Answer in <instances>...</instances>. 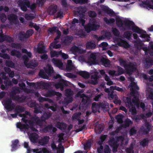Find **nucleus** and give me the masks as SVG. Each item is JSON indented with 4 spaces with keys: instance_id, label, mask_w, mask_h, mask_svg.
<instances>
[{
    "instance_id": "48",
    "label": "nucleus",
    "mask_w": 153,
    "mask_h": 153,
    "mask_svg": "<svg viewBox=\"0 0 153 153\" xmlns=\"http://www.w3.org/2000/svg\"><path fill=\"white\" fill-rule=\"evenodd\" d=\"M52 128V124L48 125L43 128V131L45 133L50 132L51 131Z\"/></svg>"
},
{
    "instance_id": "9",
    "label": "nucleus",
    "mask_w": 153,
    "mask_h": 153,
    "mask_svg": "<svg viewBox=\"0 0 153 153\" xmlns=\"http://www.w3.org/2000/svg\"><path fill=\"white\" fill-rule=\"evenodd\" d=\"M4 105L8 111L14 109L15 107L14 103H12V100L10 99H8L4 101Z\"/></svg>"
},
{
    "instance_id": "32",
    "label": "nucleus",
    "mask_w": 153,
    "mask_h": 153,
    "mask_svg": "<svg viewBox=\"0 0 153 153\" xmlns=\"http://www.w3.org/2000/svg\"><path fill=\"white\" fill-rule=\"evenodd\" d=\"M38 135L35 133H32L29 136V138L31 141L33 143H36L38 139Z\"/></svg>"
},
{
    "instance_id": "10",
    "label": "nucleus",
    "mask_w": 153,
    "mask_h": 153,
    "mask_svg": "<svg viewBox=\"0 0 153 153\" xmlns=\"http://www.w3.org/2000/svg\"><path fill=\"white\" fill-rule=\"evenodd\" d=\"M114 40L117 43V44L120 46L122 47L125 48H128L130 45L126 41L123 40L120 38H116Z\"/></svg>"
},
{
    "instance_id": "25",
    "label": "nucleus",
    "mask_w": 153,
    "mask_h": 153,
    "mask_svg": "<svg viewBox=\"0 0 153 153\" xmlns=\"http://www.w3.org/2000/svg\"><path fill=\"white\" fill-rule=\"evenodd\" d=\"M16 127L19 128L21 131H23V129H28L29 128V125L27 124H22L21 123H18L16 124Z\"/></svg>"
},
{
    "instance_id": "5",
    "label": "nucleus",
    "mask_w": 153,
    "mask_h": 153,
    "mask_svg": "<svg viewBox=\"0 0 153 153\" xmlns=\"http://www.w3.org/2000/svg\"><path fill=\"white\" fill-rule=\"evenodd\" d=\"M96 23L95 19H90L89 23L85 27V30L89 33L91 31L97 30L99 28L100 25H97Z\"/></svg>"
},
{
    "instance_id": "8",
    "label": "nucleus",
    "mask_w": 153,
    "mask_h": 153,
    "mask_svg": "<svg viewBox=\"0 0 153 153\" xmlns=\"http://www.w3.org/2000/svg\"><path fill=\"white\" fill-rule=\"evenodd\" d=\"M100 139L97 142V144L100 145V147L97 148V152L98 153H102L103 152L105 153V148L103 149V147L102 146L103 142L105 140V135L101 136Z\"/></svg>"
},
{
    "instance_id": "2",
    "label": "nucleus",
    "mask_w": 153,
    "mask_h": 153,
    "mask_svg": "<svg viewBox=\"0 0 153 153\" xmlns=\"http://www.w3.org/2000/svg\"><path fill=\"white\" fill-rule=\"evenodd\" d=\"M124 23L125 26L126 27V29L130 30L131 29L134 32L138 33H141L143 31L137 26H134V23L132 21L125 20L124 21Z\"/></svg>"
},
{
    "instance_id": "21",
    "label": "nucleus",
    "mask_w": 153,
    "mask_h": 153,
    "mask_svg": "<svg viewBox=\"0 0 153 153\" xmlns=\"http://www.w3.org/2000/svg\"><path fill=\"white\" fill-rule=\"evenodd\" d=\"M57 6L56 5H51L47 10L50 15H53L57 12Z\"/></svg>"
},
{
    "instance_id": "63",
    "label": "nucleus",
    "mask_w": 153,
    "mask_h": 153,
    "mask_svg": "<svg viewBox=\"0 0 153 153\" xmlns=\"http://www.w3.org/2000/svg\"><path fill=\"white\" fill-rule=\"evenodd\" d=\"M119 61L120 65L122 66H123L125 68L126 65L128 64L126 63V61L122 59H119Z\"/></svg>"
},
{
    "instance_id": "3",
    "label": "nucleus",
    "mask_w": 153,
    "mask_h": 153,
    "mask_svg": "<svg viewBox=\"0 0 153 153\" xmlns=\"http://www.w3.org/2000/svg\"><path fill=\"white\" fill-rule=\"evenodd\" d=\"M123 101L124 102L126 107L129 109V111L132 115H134L137 113V111L135 106L133 105L130 97H124Z\"/></svg>"
},
{
    "instance_id": "7",
    "label": "nucleus",
    "mask_w": 153,
    "mask_h": 153,
    "mask_svg": "<svg viewBox=\"0 0 153 153\" xmlns=\"http://www.w3.org/2000/svg\"><path fill=\"white\" fill-rule=\"evenodd\" d=\"M131 94L133 96V98L132 99V101L134 105L137 107H139V94L137 91H132L131 92Z\"/></svg>"
},
{
    "instance_id": "53",
    "label": "nucleus",
    "mask_w": 153,
    "mask_h": 153,
    "mask_svg": "<svg viewBox=\"0 0 153 153\" xmlns=\"http://www.w3.org/2000/svg\"><path fill=\"white\" fill-rule=\"evenodd\" d=\"M112 32L114 36H119L120 34L119 31L116 28H112Z\"/></svg>"
},
{
    "instance_id": "31",
    "label": "nucleus",
    "mask_w": 153,
    "mask_h": 153,
    "mask_svg": "<svg viewBox=\"0 0 153 153\" xmlns=\"http://www.w3.org/2000/svg\"><path fill=\"white\" fill-rule=\"evenodd\" d=\"M62 53V50L59 51H56L55 50H52L50 52V54L51 56V58L53 57H59V56Z\"/></svg>"
},
{
    "instance_id": "37",
    "label": "nucleus",
    "mask_w": 153,
    "mask_h": 153,
    "mask_svg": "<svg viewBox=\"0 0 153 153\" xmlns=\"http://www.w3.org/2000/svg\"><path fill=\"white\" fill-rule=\"evenodd\" d=\"M40 44L39 43L37 45V52L39 53H45V47L44 45H42V46L40 47Z\"/></svg>"
},
{
    "instance_id": "29",
    "label": "nucleus",
    "mask_w": 153,
    "mask_h": 153,
    "mask_svg": "<svg viewBox=\"0 0 153 153\" xmlns=\"http://www.w3.org/2000/svg\"><path fill=\"white\" fill-rule=\"evenodd\" d=\"M106 14L108 15L111 17L116 16V13L107 6H106Z\"/></svg>"
},
{
    "instance_id": "13",
    "label": "nucleus",
    "mask_w": 153,
    "mask_h": 153,
    "mask_svg": "<svg viewBox=\"0 0 153 153\" xmlns=\"http://www.w3.org/2000/svg\"><path fill=\"white\" fill-rule=\"evenodd\" d=\"M152 127L151 125L148 122L145 123L144 126H142L141 129L143 134H147L151 130Z\"/></svg>"
},
{
    "instance_id": "34",
    "label": "nucleus",
    "mask_w": 153,
    "mask_h": 153,
    "mask_svg": "<svg viewBox=\"0 0 153 153\" xmlns=\"http://www.w3.org/2000/svg\"><path fill=\"white\" fill-rule=\"evenodd\" d=\"M58 42V41L54 42L51 43L50 46V48L51 49L52 48L58 49L61 47V45L60 44H57Z\"/></svg>"
},
{
    "instance_id": "57",
    "label": "nucleus",
    "mask_w": 153,
    "mask_h": 153,
    "mask_svg": "<svg viewBox=\"0 0 153 153\" xmlns=\"http://www.w3.org/2000/svg\"><path fill=\"white\" fill-rule=\"evenodd\" d=\"M0 19L2 23H4L7 19L6 15L4 13H1L0 15Z\"/></svg>"
},
{
    "instance_id": "62",
    "label": "nucleus",
    "mask_w": 153,
    "mask_h": 153,
    "mask_svg": "<svg viewBox=\"0 0 153 153\" xmlns=\"http://www.w3.org/2000/svg\"><path fill=\"white\" fill-rule=\"evenodd\" d=\"M146 65H147V67L150 66L153 64V60L152 59H146Z\"/></svg>"
},
{
    "instance_id": "54",
    "label": "nucleus",
    "mask_w": 153,
    "mask_h": 153,
    "mask_svg": "<svg viewBox=\"0 0 153 153\" xmlns=\"http://www.w3.org/2000/svg\"><path fill=\"white\" fill-rule=\"evenodd\" d=\"M118 123H121L123 122V116L122 115L119 114L117 115L115 117Z\"/></svg>"
},
{
    "instance_id": "15",
    "label": "nucleus",
    "mask_w": 153,
    "mask_h": 153,
    "mask_svg": "<svg viewBox=\"0 0 153 153\" xmlns=\"http://www.w3.org/2000/svg\"><path fill=\"white\" fill-rule=\"evenodd\" d=\"M116 17L115 18L116 24L117 26L119 27H122L124 30H126V27L125 26V27L123 26V25H124V21L122 20L120 16H116Z\"/></svg>"
},
{
    "instance_id": "35",
    "label": "nucleus",
    "mask_w": 153,
    "mask_h": 153,
    "mask_svg": "<svg viewBox=\"0 0 153 153\" xmlns=\"http://www.w3.org/2000/svg\"><path fill=\"white\" fill-rule=\"evenodd\" d=\"M148 92L146 94L147 98L153 101V90L152 89H149L147 90Z\"/></svg>"
},
{
    "instance_id": "42",
    "label": "nucleus",
    "mask_w": 153,
    "mask_h": 153,
    "mask_svg": "<svg viewBox=\"0 0 153 153\" xmlns=\"http://www.w3.org/2000/svg\"><path fill=\"white\" fill-rule=\"evenodd\" d=\"M65 96L67 97H71L74 94V92L70 89H67L65 91Z\"/></svg>"
},
{
    "instance_id": "4",
    "label": "nucleus",
    "mask_w": 153,
    "mask_h": 153,
    "mask_svg": "<svg viewBox=\"0 0 153 153\" xmlns=\"http://www.w3.org/2000/svg\"><path fill=\"white\" fill-rule=\"evenodd\" d=\"M44 69L45 72L43 70H41L39 71V75L40 77L42 78L48 79V77L46 73L48 76H51L53 73V68L51 65H49L47 68H45Z\"/></svg>"
},
{
    "instance_id": "44",
    "label": "nucleus",
    "mask_w": 153,
    "mask_h": 153,
    "mask_svg": "<svg viewBox=\"0 0 153 153\" xmlns=\"http://www.w3.org/2000/svg\"><path fill=\"white\" fill-rule=\"evenodd\" d=\"M19 39L21 41H24L25 39H26V37L24 32H20L18 35Z\"/></svg>"
},
{
    "instance_id": "12",
    "label": "nucleus",
    "mask_w": 153,
    "mask_h": 153,
    "mask_svg": "<svg viewBox=\"0 0 153 153\" xmlns=\"http://www.w3.org/2000/svg\"><path fill=\"white\" fill-rule=\"evenodd\" d=\"M68 86L67 82L63 79H61L57 83L55 84L54 86L56 88H60L61 91L64 89V87Z\"/></svg>"
},
{
    "instance_id": "56",
    "label": "nucleus",
    "mask_w": 153,
    "mask_h": 153,
    "mask_svg": "<svg viewBox=\"0 0 153 153\" xmlns=\"http://www.w3.org/2000/svg\"><path fill=\"white\" fill-rule=\"evenodd\" d=\"M131 35V33L129 31H126L123 34L124 36L128 39H129Z\"/></svg>"
},
{
    "instance_id": "52",
    "label": "nucleus",
    "mask_w": 153,
    "mask_h": 153,
    "mask_svg": "<svg viewBox=\"0 0 153 153\" xmlns=\"http://www.w3.org/2000/svg\"><path fill=\"white\" fill-rule=\"evenodd\" d=\"M5 64L7 66L13 68L14 67V64L10 60H7L5 62Z\"/></svg>"
},
{
    "instance_id": "49",
    "label": "nucleus",
    "mask_w": 153,
    "mask_h": 153,
    "mask_svg": "<svg viewBox=\"0 0 153 153\" xmlns=\"http://www.w3.org/2000/svg\"><path fill=\"white\" fill-rule=\"evenodd\" d=\"M19 143V141L18 139H16L14 140L13 141L11 146L12 148L13 149H17V146Z\"/></svg>"
},
{
    "instance_id": "19",
    "label": "nucleus",
    "mask_w": 153,
    "mask_h": 153,
    "mask_svg": "<svg viewBox=\"0 0 153 153\" xmlns=\"http://www.w3.org/2000/svg\"><path fill=\"white\" fill-rule=\"evenodd\" d=\"M77 95L80 96L81 98H82V102L84 104L89 102L90 101V97L84 94H81L79 92H78L77 93Z\"/></svg>"
},
{
    "instance_id": "11",
    "label": "nucleus",
    "mask_w": 153,
    "mask_h": 153,
    "mask_svg": "<svg viewBox=\"0 0 153 153\" xmlns=\"http://www.w3.org/2000/svg\"><path fill=\"white\" fill-rule=\"evenodd\" d=\"M109 145L112 148V150L114 153H115L117 151V149L119 145L114 137H111L110 138Z\"/></svg>"
},
{
    "instance_id": "23",
    "label": "nucleus",
    "mask_w": 153,
    "mask_h": 153,
    "mask_svg": "<svg viewBox=\"0 0 153 153\" xmlns=\"http://www.w3.org/2000/svg\"><path fill=\"white\" fill-rule=\"evenodd\" d=\"M76 10V11L74 12L75 14L78 16H80L85 13V7L80 6L77 7Z\"/></svg>"
},
{
    "instance_id": "41",
    "label": "nucleus",
    "mask_w": 153,
    "mask_h": 153,
    "mask_svg": "<svg viewBox=\"0 0 153 153\" xmlns=\"http://www.w3.org/2000/svg\"><path fill=\"white\" fill-rule=\"evenodd\" d=\"M20 92V90L18 87H16L13 88L12 89V91L10 94V97L11 98V95H15L17 94Z\"/></svg>"
},
{
    "instance_id": "18",
    "label": "nucleus",
    "mask_w": 153,
    "mask_h": 153,
    "mask_svg": "<svg viewBox=\"0 0 153 153\" xmlns=\"http://www.w3.org/2000/svg\"><path fill=\"white\" fill-rule=\"evenodd\" d=\"M88 62L91 65L98 64V62L97 60V56L95 53H92L90 54V58L89 59Z\"/></svg>"
},
{
    "instance_id": "55",
    "label": "nucleus",
    "mask_w": 153,
    "mask_h": 153,
    "mask_svg": "<svg viewBox=\"0 0 153 153\" xmlns=\"http://www.w3.org/2000/svg\"><path fill=\"white\" fill-rule=\"evenodd\" d=\"M4 37L5 38L3 40L4 41H6L9 42H10L14 41L13 39L9 36L5 35Z\"/></svg>"
},
{
    "instance_id": "27",
    "label": "nucleus",
    "mask_w": 153,
    "mask_h": 153,
    "mask_svg": "<svg viewBox=\"0 0 153 153\" xmlns=\"http://www.w3.org/2000/svg\"><path fill=\"white\" fill-rule=\"evenodd\" d=\"M52 62L56 66L59 68L62 67L63 64L60 60L53 58L52 59Z\"/></svg>"
},
{
    "instance_id": "40",
    "label": "nucleus",
    "mask_w": 153,
    "mask_h": 153,
    "mask_svg": "<svg viewBox=\"0 0 153 153\" xmlns=\"http://www.w3.org/2000/svg\"><path fill=\"white\" fill-rule=\"evenodd\" d=\"M103 130V128L101 125H97L95 127V131L97 134H100Z\"/></svg>"
},
{
    "instance_id": "50",
    "label": "nucleus",
    "mask_w": 153,
    "mask_h": 153,
    "mask_svg": "<svg viewBox=\"0 0 153 153\" xmlns=\"http://www.w3.org/2000/svg\"><path fill=\"white\" fill-rule=\"evenodd\" d=\"M11 47L13 48L16 49H20L22 46L21 44L18 43H12L11 44Z\"/></svg>"
},
{
    "instance_id": "38",
    "label": "nucleus",
    "mask_w": 153,
    "mask_h": 153,
    "mask_svg": "<svg viewBox=\"0 0 153 153\" xmlns=\"http://www.w3.org/2000/svg\"><path fill=\"white\" fill-rule=\"evenodd\" d=\"M10 54L11 56H16L18 58H20L21 55V53L19 51L15 49L12 50L11 51Z\"/></svg>"
},
{
    "instance_id": "14",
    "label": "nucleus",
    "mask_w": 153,
    "mask_h": 153,
    "mask_svg": "<svg viewBox=\"0 0 153 153\" xmlns=\"http://www.w3.org/2000/svg\"><path fill=\"white\" fill-rule=\"evenodd\" d=\"M18 5L21 10L24 12H26L27 10V7L29 8L30 6V2H24L20 1H19Z\"/></svg>"
},
{
    "instance_id": "16",
    "label": "nucleus",
    "mask_w": 153,
    "mask_h": 153,
    "mask_svg": "<svg viewBox=\"0 0 153 153\" xmlns=\"http://www.w3.org/2000/svg\"><path fill=\"white\" fill-rule=\"evenodd\" d=\"M11 98L13 100H16L19 102H23L25 101L26 97L23 95H22L21 96L19 95L17 96L11 95Z\"/></svg>"
},
{
    "instance_id": "36",
    "label": "nucleus",
    "mask_w": 153,
    "mask_h": 153,
    "mask_svg": "<svg viewBox=\"0 0 153 153\" xmlns=\"http://www.w3.org/2000/svg\"><path fill=\"white\" fill-rule=\"evenodd\" d=\"M15 112L17 114L23 112L25 111L24 107L20 105H17L16 107H15Z\"/></svg>"
},
{
    "instance_id": "22",
    "label": "nucleus",
    "mask_w": 153,
    "mask_h": 153,
    "mask_svg": "<svg viewBox=\"0 0 153 153\" xmlns=\"http://www.w3.org/2000/svg\"><path fill=\"white\" fill-rule=\"evenodd\" d=\"M100 104H98L94 102H93L92 104L91 109L92 111L95 113L97 112H100Z\"/></svg>"
},
{
    "instance_id": "26",
    "label": "nucleus",
    "mask_w": 153,
    "mask_h": 153,
    "mask_svg": "<svg viewBox=\"0 0 153 153\" xmlns=\"http://www.w3.org/2000/svg\"><path fill=\"white\" fill-rule=\"evenodd\" d=\"M56 126L60 129L62 130H65L67 127V124L63 122H57L55 125Z\"/></svg>"
},
{
    "instance_id": "46",
    "label": "nucleus",
    "mask_w": 153,
    "mask_h": 153,
    "mask_svg": "<svg viewBox=\"0 0 153 153\" xmlns=\"http://www.w3.org/2000/svg\"><path fill=\"white\" fill-rule=\"evenodd\" d=\"M144 117V116L143 114L140 115H136L134 116L133 119L136 122H137L142 119H143Z\"/></svg>"
},
{
    "instance_id": "47",
    "label": "nucleus",
    "mask_w": 153,
    "mask_h": 153,
    "mask_svg": "<svg viewBox=\"0 0 153 153\" xmlns=\"http://www.w3.org/2000/svg\"><path fill=\"white\" fill-rule=\"evenodd\" d=\"M130 85L131 87L130 88L131 89V91L133 90L136 91V90H138L139 89V87L138 86L137 84L134 82H131Z\"/></svg>"
},
{
    "instance_id": "6",
    "label": "nucleus",
    "mask_w": 153,
    "mask_h": 153,
    "mask_svg": "<svg viewBox=\"0 0 153 153\" xmlns=\"http://www.w3.org/2000/svg\"><path fill=\"white\" fill-rule=\"evenodd\" d=\"M126 74L131 75L133 73L137 70V67L135 63L130 62L126 65L125 68Z\"/></svg>"
},
{
    "instance_id": "45",
    "label": "nucleus",
    "mask_w": 153,
    "mask_h": 153,
    "mask_svg": "<svg viewBox=\"0 0 153 153\" xmlns=\"http://www.w3.org/2000/svg\"><path fill=\"white\" fill-rule=\"evenodd\" d=\"M149 142V140L147 138H145L143 140L141 141L140 144L142 146L144 147L148 146Z\"/></svg>"
},
{
    "instance_id": "20",
    "label": "nucleus",
    "mask_w": 153,
    "mask_h": 153,
    "mask_svg": "<svg viewBox=\"0 0 153 153\" xmlns=\"http://www.w3.org/2000/svg\"><path fill=\"white\" fill-rule=\"evenodd\" d=\"M73 39V37L71 35L65 36L64 37L62 43L65 45H69Z\"/></svg>"
},
{
    "instance_id": "51",
    "label": "nucleus",
    "mask_w": 153,
    "mask_h": 153,
    "mask_svg": "<svg viewBox=\"0 0 153 153\" xmlns=\"http://www.w3.org/2000/svg\"><path fill=\"white\" fill-rule=\"evenodd\" d=\"M33 33V30L32 29H30L27 30L25 33L27 38L30 37Z\"/></svg>"
},
{
    "instance_id": "60",
    "label": "nucleus",
    "mask_w": 153,
    "mask_h": 153,
    "mask_svg": "<svg viewBox=\"0 0 153 153\" xmlns=\"http://www.w3.org/2000/svg\"><path fill=\"white\" fill-rule=\"evenodd\" d=\"M115 22V19L113 18L108 19L106 17V24H113Z\"/></svg>"
},
{
    "instance_id": "28",
    "label": "nucleus",
    "mask_w": 153,
    "mask_h": 153,
    "mask_svg": "<svg viewBox=\"0 0 153 153\" xmlns=\"http://www.w3.org/2000/svg\"><path fill=\"white\" fill-rule=\"evenodd\" d=\"M140 37L142 38H144V39L143 40V42H149L150 41V37L148 35L146 34V32L145 31H143L141 33Z\"/></svg>"
},
{
    "instance_id": "61",
    "label": "nucleus",
    "mask_w": 153,
    "mask_h": 153,
    "mask_svg": "<svg viewBox=\"0 0 153 153\" xmlns=\"http://www.w3.org/2000/svg\"><path fill=\"white\" fill-rule=\"evenodd\" d=\"M93 36L94 38L97 39L98 42L104 39L105 37V35L104 34L103 36H101L99 37L97 35H94Z\"/></svg>"
},
{
    "instance_id": "24",
    "label": "nucleus",
    "mask_w": 153,
    "mask_h": 153,
    "mask_svg": "<svg viewBox=\"0 0 153 153\" xmlns=\"http://www.w3.org/2000/svg\"><path fill=\"white\" fill-rule=\"evenodd\" d=\"M49 139L48 136H44L39 141V143L42 146H45L48 143Z\"/></svg>"
},
{
    "instance_id": "64",
    "label": "nucleus",
    "mask_w": 153,
    "mask_h": 153,
    "mask_svg": "<svg viewBox=\"0 0 153 153\" xmlns=\"http://www.w3.org/2000/svg\"><path fill=\"white\" fill-rule=\"evenodd\" d=\"M117 72L118 76L123 74L124 73L123 69L120 66H117Z\"/></svg>"
},
{
    "instance_id": "33",
    "label": "nucleus",
    "mask_w": 153,
    "mask_h": 153,
    "mask_svg": "<svg viewBox=\"0 0 153 153\" xmlns=\"http://www.w3.org/2000/svg\"><path fill=\"white\" fill-rule=\"evenodd\" d=\"M78 74L85 79H88L90 77L89 73L86 71H79Z\"/></svg>"
},
{
    "instance_id": "59",
    "label": "nucleus",
    "mask_w": 153,
    "mask_h": 153,
    "mask_svg": "<svg viewBox=\"0 0 153 153\" xmlns=\"http://www.w3.org/2000/svg\"><path fill=\"white\" fill-rule=\"evenodd\" d=\"M108 93V98L110 100H111V99H115V97H116L115 96H117V94H114L113 92L111 91V92H109Z\"/></svg>"
},
{
    "instance_id": "39",
    "label": "nucleus",
    "mask_w": 153,
    "mask_h": 153,
    "mask_svg": "<svg viewBox=\"0 0 153 153\" xmlns=\"http://www.w3.org/2000/svg\"><path fill=\"white\" fill-rule=\"evenodd\" d=\"M87 48L88 49H93L96 47V45L94 43H93L91 42H88L86 44Z\"/></svg>"
},
{
    "instance_id": "43",
    "label": "nucleus",
    "mask_w": 153,
    "mask_h": 153,
    "mask_svg": "<svg viewBox=\"0 0 153 153\" xmlns=\"http://www.w3.org/2000/svg\"><path fill=\"white\" fill-rule=\"evenodd\" d=\"M25 19L28 20H32L35 17L34 14L32 13L27 14L26 13L25 16Z\"/></svg>"
},
{
    "instance_id": "1",
    "label": "nucleus",
    "mask_w": 153,
    "mask_h": 153,
    "mask_svg": "<svg viewBox=\"0 0 153 153\" xmlns=\"http://www.w3.org/2000/svg\"><path fill=\"white\" fill-rule=\"evenodd\" d=\"M51 116V114L50 113L45 112L43 116L41 117L40 119L39 117L36 116V115H34V116L31 117V120H29V124L31 126H33L34 123H35L36 124L39 126H41L43 125V122L46 120L48 119Z\"/></svg>"
},
{
    "instance_id": "30",
    "label": "nucleus",
    "mask_w": 153,
    "mask_h": 153,
    "mask_svg": "<svg viewBox=\"0 0 153 153\" xmlns=\"http://www.w3.org/2000/svg\"><path fill=\"white\" fill-rule=\"evenodd\" d=\"M56 91L52 89H48L44 95L46 97H52L55 96Z\"/></svg>"
},
{
    "instance_id": "58",
    "label": "nucleus",
    "mask_w": 153,
    "mask_h": 153,
    "mask_svg": "<svg viewBox=\"0 0 153 153\" xmlns=\"http://www.w3.org/2000/svg\"><path fill=\"white\" fill-rule=\"evenodd\" d=\"M98 73L97 72H95L94 74H92L91 76V79H96L98 80V79L100 77V75L98 76Z\"/></svg>"
},
{
    "instance_id": "17",
    "label": "nucleus",
    "mask_w": 153,
    "mask_h": 153,
    "mask_svg": "<svg viewBox=\"0 0 153 153\" xmlns=\"http://www.w3.org/2000/svg\"><path fill=\"white\" fill-rule=\"evenodd\" d=\"M17 16L14 14H11L8 16V19L11 23L17 24L19 21L17 19Z\"/></svg>"
}]
</instances>
